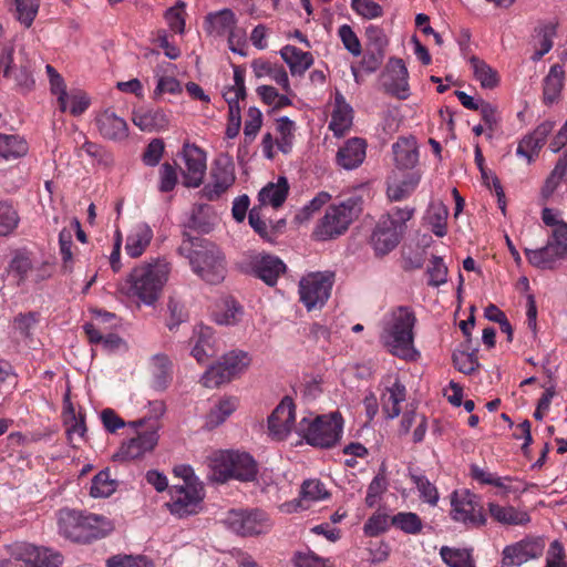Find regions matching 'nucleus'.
<instances>
[{"label":"nucleus","mask_w":567,"mask_h":567,"mask_svg":"<svg viewBox=\"0 0 567 567\" xmlns=\"http://www.w3.org/2000/svg\"><path fill=\"white\" fill-rule=\"evenodd\" d=\"M171 271L172 266L164 258L140 262L118 284V292L145 306H153L161 298Z\"/></svg>","instance_id":"1"},{"label":"nucleus","mask_w":567,"mask_h":567,"mask_svg":"<svg viewBox=\"0 0 567 567\" xmlns=\"http://www.w3.org/2000/svg\"><path fill=\"white\" fill-rule=\"evenodd\" d=\"M415 323L416 317L412 308H392L380 321V342L391 354H420L414 348Z\"/></svg>","instance_id":"2"},{"label":"nucleus","mask_w":567,"mask_h":567,"mask_svg":"<svg viewBox=\"0 0 567 567\" xmlns=\"http://www.w3.org/2000/svg\"><path fill=\"white\" fill-rule=\"evenodd\" d=\"M59 533L64 538L79 544H89L106 537L113 523L105 516L63 508L58 514Z\"/></svg>","instance_id":"3"},{"label":"nucleus","mask_w":567,"mask_h":567,"mask_svg":"<svg viewBox=\"0 0 567 567\" xmlns=\"http://www.w3.org/2000/svg\"><path fill=\"white\" fill-rule=\"evenodd\" d=\"M343 421L339 413L328 415L310 414L303 416L297 426V433L312 446L329 449L341 439Z\"/></svg>","instance_id":"4"},{"label":"nucleus","mask_w":567,"mask_h":567,"mask_svg":"<svg viewBox=\"0 0 567 567\" xmlns=\"http://www.w3.org/2000/svg\"><path fill=\"white\" fill-rule=\"evenodd\" d=\"M361 204L360 197H350L339 204L330 205L317 223L313 237L318 240H330L344 234L361 213Z\"/></svg>","instance_id":"5"},{"label":"nucleus","mask_w":567,"mask_h":567,"mask_svg":"<svg viewBox=\"0 0 567 567\" xmlns=\"http://www.w3.org/2000/svg\"><path fill=\"white\" fill-rule=\"evenodd\" d=\"M194 272L208 284L221 282L226 275L225 258L220 249L212 241L196 239L188 255Z\"/></svg>","instance_id":"6"},{"label":"nucleus","mask_w":567,"mask_h":567,"mask_svg":"<svg viewBox=\"0 0 567 567\" xmlns=\"http://www.w3.org/2000/svg\"><path fill=\"white\" fill-rule=\"evenodd\" d=\"M210 467L214 480L219 483L231 478L249 482L257 475L255 460L247 453L235 451L216 452L210 458Z\"/></svg>","instance_id":"7"},{"label":"nucleus","mask_w":567,"mask_h":567,"mask_svg":"<svg viewBox=\"0 0 567 567\" xmlns=\"http://www.w3.org/2000/svg\"><path fill=\"white\" fill-rule=\"evenodd\" d=\"M334 274L316 271L303 276L299 281V297L308 311L321 309L330 298Z\"/></svg>","instance_id":"8"},{"label":"nucleus","mask_w":567,"mask_h":567,"mask_svg":"<svg viewBox=\"0 0 567 567\" xmlns=\"http://www.w3.org/2000/svg\"><path fill=\"white\" fill-rule=\"evenodd\" d=\"M236 182L235 164L228 156L217 157L209 171L207 183L199 190L200 198L207 202L219 200Z\"/></svg>","instance_id":"9"},{"label":"nucleus","mask_w":567,"mask_h":567,"mask_svg":"<svg viewBox=\"0 0 567 567\" xmlns=\"http://www.w3.org/2000/svg\"><path fill=\"white\" fill-rule=\"evenodd\" d=\"M451 518L466 528H478L486 524V516L478 497L468 489L455 491L451 495Z\"/></svg>","instance_id":"10"},{"label":"nucleus","mask_w":567,"mask_h":567,"mask_svg":"<svg viewBox=\"0 0 567 567\" xmlns=\"http://www.w3.org/2000/svg\"><path fill=\"white\" fill-rule=\"evenodd\" d=\"M204 484L188 465L179 466V518L197 515L204 509Z\"/></svg>","instance_id":"11"},{"label":"nucleus","mask_w":567,"mask_h":567,"mask_svg":"<svg viewBox=\"0 0 567 567\" xmlns=\"http://www.w3.org/2000/svg\"><path fill=\"white\" fill-rule=\"evenodd\" d=\"M179 176L182 184L189 188H197L203 184L207 156L203 148L193 143H184L179 152Z\"/></svg>","instance_id":"12"},{"label":"nucleus","mask_w":567,"mask_h":567,"mask_svg":"<svg viewBox=\"0 0 567 567\" xmlns=\"http://www.w3.org/2000/svg\"><path fill=\"white\" fill-rule=\"evenodd\" d=\"M223 523L229 530L241 536L262 534L270 526L266 514L260 511L231 509Z\"/></svg>","instance_id":"13"},{"label":"nucleus","mask_w":567,"mask_h":567,"mask_svg":"<svg viewBox=\"0 0 567 567\" xmlns=\"http://www.w3.org/2000/svg\"><path fill=\"white\" fill-rule=\"evenodd\" d=\"M528 262L538 269L551 270L567 258V237L548 236L547 244L537 249H525Z\"/></svg>","instance_id":"14"},{"label":"nucleus","mask_w":567,"mask_h":567,"mask_svg":"<svg viewBox=\"0 0 567 567\" xmlns=\"http://www.w3.org/2000/svg\"><path fill=\"white\" fill-rule=\"evenodd\" d=\"M223 360L210 364L203 374V384L207 388H216L230 381L244 372L250 364L249 357H221Z\"/></svg>","instance_id":"15"},{"label":"nucleus","mask_w":567,"mask_h":567,"mask_svg":"<svg viewBox=\"0 0 567 567\" xmlns=\"http://www.w3.org/2000/svg\"><path fill=\"white\" fill-rule=\"evenodd\" d=\"M13 559L24 564V567H60L62 556L45 547L29 543H16L11 547Z\"/></svg>","instance_id":"16"},{"label":"nucleus","mask_w":567,"mask_h":567,"mask_svg":"<svg viewBox=\"0 0 567 567\" xmlns=\"http://www.w3.org/2000/svg\"><path fill=\"white\" fill-rule=\"evenodd\" d=\"M381 85L388 94L399 100L410 96L409 72L402 59L389 60L381 75Z\"/></svg>","instance_id":"17"},{"label":"nucleus","mask_w":567,"mask_h":567,"mask_svg":"<svg viewBox=\"0 0 567 567\" xmlns=\"http://www.w3.org/2000/svg\"><path fill=\"white\" fill-rule=\"evenodd\" d=\"M545 542L540 537L524 538L512 545H507L502 553L503 567H518L530 559L543 555Z\"/></svg>","instance_id":"18"},{"label":"nucleus","mask_w":567,"mask_h":567,"mask_svg":"<svg viewBox=\"0 0 567 567\" xmlns=\"http://www.w3.org/2000/svg\"><path fill=\"white\" fill-rule=\"evenodd\" d=\"M295 422V404L292 399L285 396L268 417L269 434L278 441L285 440L293 429L297 430Z\"/></svg>","instance_id":"19"},{"label":"nucleus","mask_w":567,"mask_h":567,"mask_svg":"<svg viewBox=\"0 0 567 567\" xmlns=\"http://www.w3.org/2000/svg\"><path fill=\"white\" fill-rule=\"evenodd\" d=\"M158 441L155 431H145L136 436L123 442L118 451L114 454V460L126 462L140 458L154 450Z\"/></svg>","instance_id":"20"},{"label":"nucleus","mask_w":567,"mask_h":567,"mask_svg":"<svg viewBox=\"0 0 567 567\" xmlns=\"http://www.w3.org/2000/svg\"><path fill=\"white\" fill-rule=\"evenodd\" d=\"M392 153L395 171H417L415 167L419 163V147L414 137H400L393 143Z\"/></svg>","instance_id":"21"},{"label":"nucleus","mask_w":567,"mask_h":567,"mask_svg":"<svg viewBox=\"0 0 567 567\" xmlns=\"http://www.w3.org/2000/svg\"><path fill=\"white\" fill-rule=\"evenodd\" d=\"M422 178L420 171L398 172L394 171L388 181V196L391 200H402L410 196Z\"/></svg>","instance_id":"22"},{"label":"nucleus","mask_w":567,"mask_h":567,"mask_svg":"<svg viewBox=\"0 0 567 567\" xmlns=\"http://www.w3.org/2000/svg\"><path fill=\"white\" fill-rule=\"evenodd\" d=\"M96 126L100 134L111 141H124L128 136V125L126 121L118 116L114 111L107 109L96 116Z\"/></svg>","instance_id":"23"},{"label":"nucleus","mask_w":567,"mask_h":567,"mask_svg":"<svg viewBox=\"0 0 567 567\" xmlns=\"http://www.w3.org/2000/svg\"><path fill=\"white\" fill-rule=\"evenodd\" d=\"M402 234L395 230V227H391L389 218H380L373 230L371 243L375 254L384 256L398 246Z\"/></svg>","instance_id":"24"},{"label":"nucleus","mask_w":567,"mask_h":567,"mask_svg":"<svg viewBox=\"0 0 567 567\" xmlns=\"http://www.w3.org/2000/svg\"><path fill=\"white\" fill-rule=\"evenodd\" d=\"M367 155V142L360 137L349 138L337 153V164L347 169L358 168Z\"/></svg>","instance_id":"25"},{"label":"nucleus","mask_w":567,"mask_h":567,"mask_svg":"<svg viewBox=\"0 0 567 567\" xmlns=\"http://www.w3.org/2000/svg\"><path fill=\"white\" fill-rule=\"evenodd\" d=\"M353 110L340 92H336L329 128L336 137L343 136L352 126Z\"/></svg>","instance_id":"26"},{"label":"nucleus","mask_w":567,"mask_h":567,"mask_svg":"<svg viewBox=\"0 0 567 567\" xmlns=\"http://www.w3.org/2000/svg\"><path fill=\"white\" fill-rule=\"evenodd\" d=\"M153 239V230L145 223L134 225L125 239V252L136 259L144 255Z\"/></svg>","instance_id":"27"},{"label":"nucleus","mask_w":567,"mask_h":567,"mask_svg":"<svg viewBox=\"0 0 567 567\" xmlns=\"http://www.w3.org/2000/svg\"><path fill=\"white\" fill-rule=\"evenodd\" d=\"M551 130V123H543L533 133L524 136L518 143L517 156L527 159L528 163L534 161Z\"/></svg>","instance_id":"28"},{"label":"nucleus","mask_w":567,"mask_h":567,"mask_svg":"<svg viewBox=\"0 0 567 567\" xmlns=\"http://www.w3.org/2000/svg\"><path fill=\"white\" fill-rule=\"evenodd\" d=\"M251 69L257 79H269L279 85L284 92L291 93L288 73L282 65L265 59H256L251 62Z\"/></svg>","instance_id":"29"},{"label":"nucleus","mask_w":567,"mask_h":567,"mask_svg":"<svg viewBox=\"0 0 567 567\" xmlns=\"http://www.w3.org/2000/svg\"><path fill=\"white\" fill-rule=\"evenodd\" d=\"M405 386L396 377H389L384 392L381 394L382 409L386 417L394 419L401 413L400 404L405 401Z\"/></svg>","instance_id":"30"},{"label":"nucleus","mask_w":567,"mask_h":567,"mask_svg":"<svg viewBox=\"0 0 567 567\" xmlns=\"http://www.w3.org/2000/svg\"><path fill=\"white\" fill-rule=\"evenodd\" d=\"M285 269V264L275 256H256L252 260L254 274L268 286L276 285Z\"/></svg>","instance_id":"31"},{"label":"nucleus","mask_w":567,"mask_h":567,"mask_svg":"<svg viewBox=\"0 0 567 567\" xmlns=\"http://www.w3.org/2000/svg\"><path fill=\"white\" fill-rule=\"evenodd\" d=\"M244 316V309L233 297L220 298L213 311V319L220 326H235Z\"/></svg>","instance_id":"32"},{"label":"nucleus","mask_w":567,"mask_h":567,"mask_svg":"<svg viewBox=\"0 0 567 567\" xmlns=\"http://www.w3.org/2000/svg\"><path fill=\"white\" fill-rule=\"evenodd\" d=\"M280 56L289 66L293 76H301L313 64V58L310 52H305L293 45H285L280 50Z\"/></svg>","instance_id":"33"},{"label":"nucleus","mask_w":567,"mask_h":567,"mask_svg":"<svg viewBox=\"0 0 567 567\" xmlns=\"http://www.w3.org/2000/svg\"><path fill=\"white\" fill-rule=\"evenodd\" d=\"M487 507L491 517L503 525H526L530 520V517L526 512L519 511L514 506H502L497 503L491 502Z\"/></svg>","instance_id":"34"},{"label":"nucleus","mask_w":567,"mask_h":567,"mask_svg":"<svg viewBox=\"0 0 567 567\" xmlns=\"http://www.w3.org/2000/svg\"><path fill=\"white\" fill-rule=\"evenodd\" d=\"M289 185L286 177L280 176L276 183H269L258 194V200L262 206L280 207L288 195Z\"/></svg>","instance_id":"35"},{"label":"nucleus","mask_w":567,"mask_h":567,"mask_svg":"<svg viewBox=\"0 0 567 567\" xmlns=\"http://www.w3.org/2000/svg\"><path fill=\"white\" fill-rule=\"evenodd\" d=\"M16 20L24 28H30L40 9V0H6Z\"/></svg>","instance_id":"36"},{"label":"nucleus","mask_w":567,"mask_h":567,"mask_svg":"<svg viewBox=\"0 0 567 567\" xmlns=\"http://www.w3.org/2000/svg\"><path fill=\"white\" fill-rule=\"evenodd\" d=\"M234 83L223 91V97L228 104V113H240V102L246 97L245 74L239 68L234 69Z\"/></svg>","instance_id":"37"},{"label":"nucleus","mask_w":567,"mask_h":567,"mask_svg":"<svg viewBox=\"0 0 567 567\" xmlns=\"http://www.w3.org/2000/svg\"><path fill=\"white\" fill-rule=\"evenodd\" d=\"M56 102L61 112H69L73 116L83 114L91 104L87 94L78 89L68 91Z\"/></svg>","instance_id":"38"},{"label":"nucleus","mask_w":567,"mask_h":567,"mask_svg":"<svg viewBox=\"0 0 567 567\" xmlns=\"http://www.w3.org/2000/svg\"><path fill=\"white\" fill-rule=\"evenodd\" d=\"M470 65L475 80L485 90H493L499 84L498 72L477 56H471Z\"/></svg>","instance_id":"39"},{"label":"nucleus","mask_w":567,"mask_h":567,"mask_svg":"<svg viewBox=\"0 0 567 567\" xmlns=\"http://www.w3.org/2000/svg\"><path fill=\"white\" fill-rule=\"evenodd\" d=\"M194 347L190 354H208L219 351V340L210 327L198 326L194 330Z\"/></svg>","instance_id":"40"},{"label":"nucleus","mask_w":567,"mask_h":567,"mask_svg":"<svg viewBox=\"0 0 567 567\" xmlns=\"http://www.w3.org/2000/svg\"><path fill=\"white\" fill-rule=\"evenodd\" d=\"M564 85L563 66L555 64L549 69L548 74L544 79L543 96L545 104H554L560 96Z\"/></svg>","instance_id":"41"},{"label":"nucleus","mask_w":567,"mask_h":567,"mask_svg":"<svg viewBox=\"0 0 567 567\" xmlns=\"http://www.w3.org/2000/svg\"><path fill=\"white\" fill-rule=\"evenodd\" d=\"M28 150V143L21 136L0 133V161L17 159L24 156Z\"/></svg>","instance_id":"42"},{"label":"nucleus","mask_w":567,"mask_h":567,"mask_svg":"<svg viewBox=\"0 0 567 567\" xmlns=\"http://www.w3.org/2000/svg\"><path fill=\"white\" fill-rule=\"evenodd\" d=\"M238 401L236 398L220 399L209 411L206 417V425L209 429L217 427L224 423L237 409Z\"/></svg>","instance_id":"43"},{"label":"nucleus","mask_w":567,"mask_h":567,"mask_svg":"<svg viewBox=\"0 0 567 567\" xmlns=\"http://www.w3.org/2000/svg\"><path fill=\"white\" fill-rule=\"evenodd\" d=\"M177 69L173 63H159L156 71L157 86L155 89L156 95L165 93H175L177 91L176 80Z\"/></svg>","instance_id":"44"},{"label":"nucleus","mask_w":567,"mask_h":567,"mask_svg":"<svg viewBox=\"0 0 567 567\" xmlns=\"http://www.w3.org/2000/svg\"><path fill=\"white\" fill-rule=\"evenodd\" d=\"M447 216V207L441 202L432 203L427 208L425 220L437 237L446 235Z\"/></svg>","instance_id":"45"},{"label":"nucleus","mask_w":567,"mask_h":567,"mask_svg":"<svg viewBox=\"0 0 567 567\" xmlns=\"http://www.w3.org/2000/svg\"><path fill=\"white\" fill-rule=\"evenodd\" d=\"M277 137L276 145L282 153H289L291 151L296 125L295 122L289 120L287 116H282L277 120L276 125Z\"/></svg>","instance_id":"46"},{"label":"nucleus","mask_w":567,"mask_h":567,"mask_svg":"<svg viewBox=\"0 0 567 567\" xmlns=\"http://www.w3.org/2000/svg\"><path fill=\"white\" fill-rule=\"evenodd\" d=\"M133 123L142 131L153 132L164 126L165 117L164 114L156 111L141 110L134 112Z\"/></svg>","instance_id":"47"},{"label":"nucleus","mask_w":567,"mask_h":567,"mask_svg":"<svg viewBox=\"0 0 567 567\" xmlns=\"http://www.w3.org/2000/svg\"><path fill=\"white\" fill-rule=\"evenodd\" d=\"M440 555L445 564L450 567H476L468 549H458L451 547H442Z\"/></svg>","instance_id":"48"},{"label":"nucleus","mask_w":567,"mask_h":567,"mask_svg":"<svg viewBox=\"0 0 567 567\" xmlns=\"http://www.w3.org/2000/svg\"><path fill=\"white\" fill-rule=\"evenodd\" d=\"M116 481L111 478L109 470L99 472L91 482L90 494L93 497H109L116 489Z\"/></svg>","instance_id":"49"},{"label":"nucleus","mask_w":567,"mask_h":567,"mask_svg":"<svg viewBox=\"0 0 567 567\" xmlns=\"http://www.w3.org/2000/svg\"><path fill=\"white\" fill-rule=\"evenodd\" d=\"M39 321L40 315L38 312L19 313L13 318L11 328L20 337L30 338L33 336Z\"/></svg>","instance_id":"50"},{"label":"nucleus","mask_w":567,"mask_h":567,"mask_svg":"<svg viewBox=\"0 0 567 567\" xmlns=\"http://www.w3.org/2000/svg\"><path fill=\"white\" fill-rule=\"evenodd\" d=\"M391 524L405 534L415 535L423 528L422 519L412 512H400L391 517Z\"/></svg>","instance_id":"51"},{"label":"nucleus","mask_w":567,"mask_h":567,"mask_svg":"<svg viewBox=\"0 0 567 567\" xmlns=\"http://www.w3.org/2000/svg\"><path fill=\"white\" fill-rule=\"evenodd\" d=\"M85 333L92 343H99L103 341L105 351H124L126 350V344L116 336H109L107 338H103L97 328L93 322L86 323L84 326Z\"/></svg>","instance_id":"52"},{"label":"nucleus","mask_w":567,"mask_h":567,"mask_svg":"<svg viewBox=\"0 0 567 567\" xmlns=\"http://www.w3.org/2000/svg\"><path fill=\"white\" fill-rule=\"evenodd\" d=\"M210 31L217 34L227 33L236 24V18L231 10L223 9L218 12L210 13L207 17Z\"/></svg>","instance_id":"53"},{"label":"nucleus","mask_w":567,"mask_h":567,"mask_svg":"<svg viewBox=\"0 0 567 567\" xmlns=\"http://www.w3.org/2000/svg\"><path fill=\"white\" fill-rule=\"evenodd\" d=\"M20 221L18 210L8 202H0V237L12 234Z\"/></svg>","instance_id":"54"},{"label":"nucleus","mask_w":567,"mask_h":567,"mask_svg":"<svg viewBox=\"0 0 567 567\" xmlns=\"http://www.w3.org/2000/svg\"><path fill=\"white\" fill-rule=\"evenodd\" d=\"M257 94L265 104L274 109H282L291 104V100L288 96L289 93H279L277 89L270 85L258 86Z\"/></svg>","instance_id":"55"},{"label":"nucleus","mask_w":567,"mask_h":567,"mask_svg":"<svg viewBox=\"0 0 567 567\" xmlns=\"http://www.w3.org/2000/svg\"><path fill=\"white\" fill-rule=\"evenodd\" d=\"M542 220L551 228L548 236L555 238L567 237V223L560 218V214L557 210L545 207L542 212Z\"/></svg>","instance_id":"56"},{"label":"nucleus","mask_w":567,"mask_h":567,"mask_svg":"<svg viewBox=\"0 0 567 567\" xmlns=\"http://www.w3.org/2000/svg\"><path fill=\"white\" fill-rule=\"evenodd\" d=\"M329 496L324 485L318 480H307L300 491V502H318Z\"/></svg>","instance_id":"57"},{"label":"nucleus","mask_w":567,"mask_h":567,"mask_svg":"<svg viewBox=\"0 0 567 567\" xmlns=\"http://www.w3.org/2000/svg\"><path fill=\"white\" fill-rule=\"evenodd\" d=\"M13 44L6 39L4 30L0 23V75L10 76L13 62Z\"/></svg>","instance_id":"58"},{"label":"nucleus","mask_w":567,"mask_h":567,"mask_svg":"<svg viewBox=\"0 0 567 567\" xmlns=\"http://www.w3.org/2000/svg\"><path fill=\"white\" fill-rule=\"evenodd\" d=\"M351 9L367 20L378 19L383 16V8L373 0H351Z\"/></svg>","instance_id":"59"},{"label":"nucleus","mask_w":567,"mask_h":567,"mask_svg":"<svg viewBox=\"0 0 567 567\" xmlns=\"http://www.w3.org/2000/svg\"><path fill=\"white\" fill-rule=\"evenodd\" d=\"M107 567H153V563L145 556L114 555L106 560Z\"/></svg>","instance_id":"60"},{"label":"nucleus","mask_w":567,"mask_h":567,"mask_svg":"<svg viewBox=\"0 0 567 567\" xmlns=\"http://www.w3.org/2000/svg\"><path fill=\"white\" fill-rule=\"evenodd\" d=\"M386 477L383 473V471H380L371 481V483L368 486L367 496H365V504L368 507H374L381 495L386 491Z\"/></svg>","instance_id":"61"},{"label":"nucleus","mask_w":567,"mask_h":567,"mask_svg":"<svg viewBox=\"0 0 567 567\" xmlns=\"http://www.w3.org/2000/svg\"><path fill=\"white\" fill-rule=\"evenodd\" d=\"M412 481L415 484L420 497L430 505L434 506L439 502L437 488L423 475H412Z\"/></svg>","instance_id":"62"},{"label":"nucleus","mask_w":567,"mask_h":567,"mask_svg":"<svg viewBox=\"0 0 567 567\" xmlns=\"http://www.w3.org/2000/svg\"><path fill=\"white\" fill-rule=\"evenodd\" d=\"M338 35L346 48L353 56L362 53L360 40L353 29L349 24H342L338 29Z\"/></svg>","instance_id":"63"},{"label":"nucleus","mask_w":567,"mask_h":567,"mask_svg":"<svg viewBox=\"0 0 567 567\" xmlns=\"http://www.w3.org/2000/svg\"><path fill=\"white\" fill-rule=\"evenodd\" d=\"M545 567H567L566 550L559 540L550 543L546 553Z\"/></svg>","instance_id":"64"}]
</instances>
